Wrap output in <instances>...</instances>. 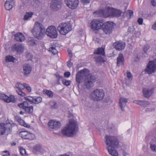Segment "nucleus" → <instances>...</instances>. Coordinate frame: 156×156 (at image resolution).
<instances>
[{"label": "nucleus", "instance_id": "393cba45", "mask_svg": "<svg viewBox=\"0 0 156 156\" xmlns=\"http://www.w3.org/2000/svg\"><path fill=\"white\" fill-rule=\"evenodd\" d=\"M124 59L123 54L120 53L117 59V65L119 66L120 65H124Z\"/></svg>", "mask_w": 156, "mask_h": 156}, {"label": "nucleus", "instance_id": "f704fd0d", "mask_svg": "<svg viewBox=\"0 0 156 156\" xmlns=\"http://www.w3.org/2000/svg\"><path fill=\"white\" fill-rule=\"evenodd\" d=\"M27 136L25 139H26L32 140L35 138V135L33 133H30L29 132H28Z\"/></svg>", "mask_w": 156, "mask_h": 156}, {"label": "nucleus", "instance_id": "c9c22d12", "mask_svg": "<svg viewBox=\"0 0 156 156\" xmlns=\"http://www.w3.org/2000/svg\"><path fill=\"white\" fill-rule=\"evenodd\" d=\"M28 132L26 131H22L20 132L19 135L22 138L25 139L27 136V134Z\"/></svg>", "mask_w": 156, "mask_h": 156}, {"label": "nucleus", "instance_id": "3c124183", "mask_svg": "<svg viewBox=\"0 0 156 156\" xmlns=\"http://www.w3.org/2000/svg\"><path fill=\"white\" fill-rule=\"evenodd\" d=\"M133 11L131 10H129L128 11V12L127 13V16H129V17L130 18L132 16H133Z\"/></svg>", "mask_w": 156, "mask_h": 156}, {"label": "nucleus", "instance_id": "a211bd4d", "mask_svg": "<svg viewBox=\"0 0 156 156\" xmlns=\"http://www.w3.org/2000/svg\"><path fill=\"white\" fill-rule=\"evenodd\" d=\"M11 48L13 51H16L17 53L20 54L23 52L24 49L23 45L19 43L14 44L12 46Z\"/></svg>", "mask_w": 156, "mask_h": 156}, {"label": "nucleus", "instance_id": "7ed1b4c3", "mask_svg": "<svg viewBox=\"0 0 156 156\" xmlns=\"http://www.w3.org/2000/svg\"><path fill=\"white\" fill-rule=\"evenodd\" d=\"M57 29L61 34L66 35L72 30V27L69 23H62L59 25Z\"/></svg>", "mask_w": 156, "mask_h": 156}, {"label": "nucleus", "instance_id": "6e6d98bb", "mask_svg": "<svg viewBox=\"0 0 156 156\" xmlns=\"http://www.w3.org/2000/svg\"><path fill=\"white\" fill-rule=\"evenodd\" d=\"M64 76L65 77L68 78L70 75V73L69 72H66L64 73Z\"/></svg>", "mask_w": 156, "mask_h": 156}, {"label": "nucleus", "instance_id": "052dcab7", "mask_svg": "<svg viewBox=\"0 0 156 156\" xmlns=\"http://www.w3.org/2000/svg\"><path fill=\"white\" fill-rule=\"evenodd\" d=\"M81 2L83 4H87L89 3L90 0H81Z\"/></svg>", "mask_w": 156, "mask_h": 156}, {"label": "nucleus", "instance_id": "cd10ccee", "mask_svg": "<svg viewBox=\"0 0 156 156\" xmlns=\"http://www.w3.org/2000/svg\"><path fill=\"white\" fill-rule=\"evenodd\" d=\"M117 147H108V149L109 153L113 156H117L118 153L117 151L115 149Z\"/></svg>", "mask_w": 156, "mask_h": 156}, {"label": "nucleus", "instance_id": "6ab92c4d", "mask_svg": "<svg viewBox=\"0 0 156 156\" xmlns=\"http://www.w3.org/2000/svg\"><path fill=\"white\" fill-rule=\"evenodd\" d=\"M23 75L28 76L31 73L32 67L30 65L26 64L23 65Z\"/></svg>", "mask_w": 156, "mask_h": 156}, {"label": "nucleus", "instance_id": "a878e982", "mask_svg": "<svg viewBox=\"0 0 156 156\" xmlns=\"http://www.w3.org/2000/svg\"><path fill=\"white\" fill-rule=\"evenodd\" d=\"M133 103L139 105L141 106L145 107L149 105V102L147 101L141 100H134L133 101Z\"/></svg>", "mask_w": 156, "mask_h": 156}, {"label": "nucleus", "instance_id": "6e6552de", "mask_svg": "<svg viewBox=\"0 0 156 156\" xmlns=\"http://www.w3.org/2000/svg\"><path fill=\"white\" fill-rule=\"evenodd\" d=\"M103 21L102 20L94 19L91 23V27L94 30H98L101 29Z\"/></svg>", "mask_w": 156, "mask_h": 156}, {"label": "nucleus", "instance_id": "0eeeda50", "mask_svg": "<svg viewBox=\"0 0 156 156\" xmlns=\"http://www.w3.org/2000/svg\"><path fill=\"white\" fill-rule=\"evenodd\" d=\"M96 79V78L94 76L89 75L88 74L84 81V86L87 88L92 87L93 83L95 82Z\"/></svg>", "mask_w": 156, "mask_h": 156}, {"label": "nucleus", "instance_id": "c756f323", "mask_svg": "<svg viewBox=\"0 0 156 156\" xmlns=\"http://www.w3.org/2000/svg\"><path fill=\"white\" fill-rule=\"evenodd\" d=\"M55 45L53 43H51L49 51L51 52L53 54L55 55L58 53V51L55 48Z\"/></svg>", "mask_w": 156, "mask_h": 156}, {"label": "nucleus", "instance_id": "e433bc0d", "mask_svg": "<svg viewBox=\"0 0 156 156\" xmlns=\"http://www.w3.org/2000/svg\"><path fill=\"white\" fill-rule=\"evenodd\" d=\"M27 43L28 45L34 46L36 44V41L34 39H31L28 41Z\"/></svg>", "mask_w": 156, "mask_h": 156}, {"label": "nucleus", "instance_id": "a19ab883", "mask_svg": "<svg viewBox=\"0 0 156 156\" xmlns=\"http://www.w3.org/2000/svg\"><path fill=\"white\" fill-rule=\"evenodd\" d=\"M95 60L97 63L100 62H104V58L101 56H98L95 58Z\"/></svg>", "mask_w": 156, "mask_h": 156}, {"label": "nucleus", "instance_id": "49530a36", "mask_svg": "<svg viewBox=\"0 0 156 156\" xmlns=\"http://www.w3.org/2000/svg\"><path fill=\"white\" fill-rule=\"evenodd\" d=\"M62 82L63 85L68 86L70 85L71 82L69 80L64 79L62 80Z\"/></svg>", "mask_w": 156, "mask_h": 156}, {"label": "nucleus", "instance_id": "39448f33", "mask_svg": "<svg viewBox=\"0 0 156 156\" xmlns=\"http://www.w3.org/2000/svg\"><path fill=\"white\" fill-rule=\"evenodd\" d=\"M105 142L108 147H118L119 142L117 138L115 136L106 135L105 137Z\"/></svg>", "mask_w": 156, "mask_h": 156}, {"label": "nucleus", "instance_id": "a18cd8bd", "mask_svg": "<svg viewBox=\"0 0 156 156\" xmlns=\"http://www.w3.org/2000/svg\"><path fill=\"white\" fill-rule=\"evenodd\" d=\"M24 89L25 88L27 90L28 92H30L31 91V88L28 84L26 83H24Z\"/></svg>", "mask_w": 156, "mask_h": 156}, {"label": "nucleus", "instance_id": "de8ad7c7", "mask_svg": "<svg viewBox=\"0 0 156 156\" xmlns=\"http://www.w3.org/2000/svg\"><path fill=\"white\" fill-rule=\"evenodd\" d=\"M126 76L129 80H132L133 78V76L130 72H127L126 73Z\"/></svg>", "mask_w": 156, "mask_h": 156}, {"label": "nucleus", "instance_id": "bb28decb", "mask_svg": "<svg viewBox=\"0 0 156 156\" xmlns=\"http://www.w3.org/2000/svg\"><path fill=\"white\" fill-rule=\"evenodd\" d=\"M15 39L16 41L22 42L25 39V37L23 34L18 32L14 35Z\"/></svg>", "mask_w": 156, "mask_h": 156}, {"label": "nucleus", "instance_id": "603ef678", "mask_svg": "<svg viewBox=\"0 0 156 156\" xmlns=\"http://www.w3.org/2000/svg\"><path fill=\"white\" fill-rule=\"evenodd\" d=\"M71 60V59L70 58L69 60L67 62L68 64L67 65L68 67L69 68H71L73 65V63L70 62Z\"/></svg>", "mask_w": 156, "mask_h": 156}, {"label": "nucleus", "instance_id": "72a5a7b5", "mask_svg": "<svg viewBox=\"0 0 156 156\" xmlns=\"http://www.w3.org/2000/svg\"><path fill=\"white\" fill-rule=\"evenodd\" d=\"M24 83L23 84L18 82L16 83L15 85V87L16 89H18L20 90H22L24 89Z\"/></svg>", "mask_w": 156, "mask_h": 156}, {"label": "nucleus", "instance_id": "0e129e2a", "mask_svg": "<svg viewBox=\"0 0 156 156\" xmlns=\"http://www.w3.org/2000/svg\"><path fill=\"white\" fill-rule=\"evenodd\" d=\"M33 2L37 4H39L40 3V0H33Z\"/></svg>", "mask_w": 156, "mask_h": 156}, {"label": "nucleus", "instance_id": "4468645a", "mask_svg": "<svg viewBox=\"0 0 156 156\" xmlns=\"http://www.w3.org/2000/svg\"><path fill=\"white\" fill-rule=\"evenodd\" d=\"M61 125V124L59 121H57L55 120H50L48 124V127L50 128L55 130L60 129Z\"/></svg>", "mask_w": 156, "mask_h": 156}, {"label": "nucleus", "instance_id": "dca6fc26", "mask_svg": "<svg viewBox=\"0 0 156 156\" xmlns=\"http://www.w3.org/2000/svg\"><path fill=\"white\" fill-rule=\"evenodd\" d=\"M24 98L27 101L30 102L31 103L35 104H38L41 103L42 100V98L40 97L36 98L34 97L28 96L25 97Z\"/></svg>", "mask_w": 156, "mask_h": 156}, {"label": "nucleus", "instance_id": "338daca9", "mask_svg": "<svg viewBox=\"0 0 156 156\" xmlns=\"http://www.w3.org/2000/svg\"><path fill=\"white\" fill-rule=\"evenodd\" d=\"M24 155L26 156H27L28 155V154L27 153L26 151L25 150V152H24Z\"/></svg>", "mask_w": 156, "mask_h": 156}, {"label": "nucleus", "instance_id": "5fc2aeb1", "mask_svg": "<svg viewBox=\"0 0 156 156\" xmlns=\"http://www.w3.org/2000/svg\"><path fill=\"white\" fill-rule=\"evenodd\" d=\"M19 150L20 154L22 155H24V152H25V149L22 147H21L20 149Z\"/></svg>", "mask_w": 156, "mask_h": 156}, {"label": "nucleus", "instance_id": "9b49d317", "mask_svg": "<svg viewBox=\"0 0 156 156\" xmlns=\"http://www.w3.org/2000/svg\"><path fill=\"white\" fill-rule=\"evenodd\" d=\"M156 70V63L154 61H150L147 64L145 72L148 74L154 73Z\"/></svg>", "mask_w": 156, "mask_h": 156}, {"label": "nucleus", "instance_id": "c85d7f7f", "mask_svg": "<svg viewBox=\"0 0 156 156\" xmlns=\"http://www.w3.org/2000/svg\"><path fill=\"white\" fill-rule=\"evenodd\" d=\"M42 150L41 146L38 145H36L33 148V152L36 154L41 153Z\"/></svg>", "mask_w": 156, "mask_h": 156}, {"label": "nucleus", "instance_id": "f8f14e48", "mask_svg": "<svg viewBox=\"0 0 156 156\" xmlns=\"http://www.w3.org/2000/svg\"><path fill=\"white\" fill-rule=\"evenodd\" d=\"M108 14L107 17H119L121 16L122 12L121 11L117 9H115L113 8L108 7L107 8Z\"/></svg>", "mask_w": 156, "mask_h": 156}, {"label": "nucleus", "instance_id": "c03bdc74", "mask_svg": "<svg viewBox=\"0 0 156 156\" xmlns=\"http://www.w3.org/2000/svg\"><path fill=\"white\" fill-rule=\"evenodd\" d=\"M46 90L45 94L50 98L52 97L53 96V92L49 90H44V92Z\"/></svg>", "mask_w": 156, "mask_h": 156}, {"label": "nucleus", "instance_id": "2f4dec72", "mask_svg": "<svg viewBox=\"0 0 156 156\" xmlns=\"http://www.w3.org/2000/svg\"><path fill=\"white\" fill-rule=\"evenodd\" d=\"M99 13V16H104L107 17L106 16L108 14V11L107 10H104L101 9L95 12L94 13Z\"/></svg>", "mask_w": 156, "mask_h": 156}, {"label": "nucleus", "instance_id": "1a4fd4ad", "mask_svg": "<svg viewBox=\"0 0 156 156\" xmlns=\"http://www.w3.org/2000/svg\"><path fill=\"white\" fill-rule=\"evenodd\" d=\"M89 70L86 69L79 71L76 75V81L78 83H80L83 79L84 76H86L89 73Z\"/></svg>", "mask_w": 156, "mask_h": 156}, {"label": "nucleus", "instance_id": "7c9ffc66", "mask_svg": "<svg viewBox=\"0 0 156 156\" xmlns=\"http://www.w3.org/2000/svg\"><path fill=\"white\" fill-rule=\"evenodd\" d=\"M94 53L97 55L101 54L103 56H105V53L104 49L102 48H98L97 50L95 51Z\"/></svg>", "mask_w": 156, "mask_h": 156}, {"label": "nucleus", "instance_id": "f03ea898", "mask_svg": "<svg viewBox=\"0 0 156 156\" xmlns=\"http://www.w3.org/2000/svg\"><path fill=\"white\" fill-rule=\"evenodd\" d=\"M78 130V127L75 122H70L62 130V133L63 135L73 137L76 134Z\"/></svg>", "mask_w": 156, "mask_h": 156}, {"label": "nucleus", "instance_id": "13d9d810", "mask_svg": "<svg viewBox=\"0 0 156 156\" xmlns=\"http://www.w3.org/2000/svg\"><path fill=\"white\" fill-rule=\"evenodd\" d=\"M137 22L140 25L142 24L143 22V19L142 18H138V19L137 20Z\"/></svg>", "mask_w": 156, "mask_h": 156}, {"label": "nucleus", "instance_id": "aec40b11", "mask_svg": "<svg viewBox=\"0 0 156 156\" xmlns=\"http://www.w3.org/2000/svg\"><path fill=\"white\" fill-rule=\"evenodd\" d=\"M128 99L124 98H120L119 100V105L121 111L124 112L125 111V108L126 107V103L128 102Z\"/></svg>", "mask_w": 156, "mask_h": 156}, {"label": "nucleus", "instance_id": "4c0bfd02", "mask_svg": "<svg viewBox=\"0 0 156 156\" xmlns=\"http://www.w3.org/2000/svg\"><path fill=\"white\" fill-rule=\"evenodd\" d=\"M18 121L19 122L21 125L23 126L29 128L30 127V126L29 125L27 124L23 121V120L20 118L18 119Z\"/></svg>", "mask_w": 156, "mask_h": 156}, {"label": "nucleus", "instance_id": "864d4df0", "mask_svg": "<svg viewBox=\"0 0 156 156\" xmlns=\"http://www.w3.org/2000/svg\"><path fill=\"white\" fill-rule=\"evenodd\" d=\"M26 56L27 58H28L27 60H29L30 59H31L33 57V56L32 55V54L30 53H27L26 54Z\"/></svg>", "mask_w": 156, "mask_h": 156}, {"label": "nucleus", "instance_id": "bf43d9fd", "mask_svg": "<svg viewBox=\"0 0 156 156\" xmlns=\"http://www.w3.org/2000/svg\"><path fill=\"white\" fill-rule=\"evenodd\" d=\"M151 3L152 6H156V0H151Z\"/></svg>", "mask_w": 156, "mask_h": 156}, {"label": "nucleus", "instance_id": "f3484780", "mask_svg": "<svg viewBox=\"0 0 156 156\" xmlns=\"http://www.w3.org/2000/svg\"><path fill=\"white\" fill-rule=\"evenodd\" d=\"M0 99L7 103L14 102L15 101L14 97L13 95H11L9 97H8L4 94H0Z\"/></svg>", "mask_w": 156, "mask_h": 156}, {"label": "nucleus", "instance_id": "09e8293b", "mask_svg": "<svg viewBox=\"0 0 156 156\" xmlns=\"http://www.w3.org/2000/svg\"><path fill=\"white\" fill-rule=\"evenodd\" d=\"M2 156H10V154L8 151H5L2 152Z\"/></svg>", "mask_w": 156, "mask_h": 156}, {"label": "nucleus", "instance_id": "774afa93", "mask_svg": "<svg viewBox=\"0 0 156 156\" xmlns=\"http://www.w3.org/2000/svg\"><path fill=\"white\" fill-rule=\"evenodd\" d=\"M24 155L26 156H27L28 155V154L27 153L26 151L25 150V152H24Z\"/></svg>", "mask_w": 156, "mask_h": 156}, {"label": "nucleus", "instance_id": "69168bd1", "mask_svg": "<svg viewBox=\"0 0 156 156\" xmlns=\"http://www.w3.org/2000/svg\"><path fill=\"white\" fill-rule=\"evenodd\" d=\"M93 14L94 15V16H96V17H98L100 16H99V13H94V12L93 13Z\"/></svg>", "mask_w": 156, "mask_h": 156}, {"label": "nucleus", "instance_id": "4be33fe9", "mask_svg": "<svg viewBox=\"0 0 156 156\" xmlns=\"http://www.w3.org/2000/svg\"><path fill=\"white\" fill-rule=\"evenodd\" d=\"M113 46L116 49L119 51L124 49L125 46L124 42L121 41H118L113 44Z\"/></svg>", "mask_w": 156, "mask_h": 156}, {"label": "nucleus", "instance_id": "79ce46f5", "mask_svg": "<svg viewBox=\"0 0 156 156\" xmlns=\"http://www.w3.org/2000/svg\"><path fill=\"white\" fill-rule=\"evenodd\" d=\"M16 90L17 93L20 96L24 97L26 96V94L22 91V90L16 89Z\"/></svg>", "mask_w": 156, "mask_h": 156}, {"label": "nucleus", "instance_id": "58836bf2", "mask_svg": "<svg viewBox=\"0 0 156 156\" xmlns=\"http://www.w3.org/2000/svg\"><path fill=\"white\" fill-rule=\"evenodd\" d=\"M15 59L14 57L11 55H7L5 57V61L6 62H13Z\"/></svg>", "mask_w": 156, "mask_h": 156}, {"label": "nucleus", "instance_id": "ea45409f", "mask_svg": "<svg viewBox=\"0 0 156 156\" xmlns=\"http://www.w3.org/2000/svg\"><path fill=\"white\" fill-rule=\"evenodd\" d=\"M50 105L51 108L52 109H56L58 107L57 103L55 101H53L52 102Z\"/></svg>", "mask_w": 156, "mask_h": 156}, {"label": "nucleus", "instance_id": "e2e57ef3", "mask_svg": "<svg viewBox=\"0 0 156 156\" xmlns=\"http://www.w3.org/2000/svg\"><path fill=\"white\" fill-rule=\"evenodd\" d=\"M68 54L70 58H72L73 57V55L72 52L71 51H68Z\"/></svg>", "mask_w": 156, "mask_h": 156}, {"label": "nucleus", "instance_id": "f257e3e1", "mask_svg": "<svg viewBox=\"0 0 156 156\" xmlns=\"http://www.w3.org/2000/svg\"><path fill=\"white\" fill-rule=\"evenodd\" d=\"M45 30L44 26L37 21L35 22L31 31L34 37L38 39L43 38L45 33L48 36L52 38H55L57 37V32L55 26H49L47 29L46 32Z\"/></svg>", "mask_w": 156, "mask_h": 156}, {"label": "nucleus", "instance_id": "8fccbe9b", "mask_svg": "<svg viewBox=\"0 0 156 156\" xmlns=\"http://www.w3.org/2000/svg\"><path fill=\"white\" fill-rule=\"evenodd\" d=\"M55 76L57 80V82L59 84L60 79L62 78V77L58 74H56L55 75Z\"/></svg>", "mask_w": 156, "mask_h": 156}, {"label": "nucleus", "instance_id": "ddd939ff", "mask_svg": "<svg viewBox=\"0 0 156 156\" xmlns=\"http://www.w3.org/2000/svg\"><path fill=\"white\" fill-rule=\"evenodd\" d=\"M62 2V0H51L50 3L51 9L55 11L58 10L61 8Z\"/></svg>", "mask_w": 156, "mask_h": 156}, {"label": "nucleus", "instance_id": "5701e85b", "mask_svg": "<svg viewBox=\"0 0 156 156\" xmlns=\"http://www.w3.org/2000/svg\"><path fill=\"white\" fill-rule=\"evenodd\" d=\"M154 92V89L153 88L150 89L144 88L143 90V93L144 97L149 98L151 96Z\"/></svg>", "mask_w": 156, "mask_h": 156}, {"label": "nucleus", "instance_id": "20e7f679", "mask_svg": "<svg viewBox=\"0 0 156 156\" xmlns=\"http://www.w3.org/2000/svg\"><path fill=\"white\" fill-rule=\"evenodd\" d=\"M104 90L101 89H97L94 90L90 94V97L95 101L101 100L104 96Z\"/></svg>", "mask_w": 156, "mask_h": 156}, {"label": "nucleus", "instance_id": "680f3d73", "mask_svg": "<svg viewBox=\"0 0 156 156\" xmlns=\"http://www.w3.org/2000/svg\"><path fill=\"white\" fill-rule=\"evenodd\" d=\"M152 28L153 30H156V22L152 25Z\"/></svg>", "mask_w": 156, "mask_h": 156}, {"label": "nucleus", "instance_id": "37998d69", "mask_svg": "<svg viewBox=\"0 0 156 156\" xmlns=\"http://www.w3.org/2000/svg\"><path fill=\"white\" fill-rule=\"evenodd\" d=\"M150 148L152 151L153 152H156V144H152L151 142L150 143Z\"/></svg>", "mask_w": 156, "mask_h": 156}, {"label": "nucleus", "instance_id": "9d476101", "mask_svg": "<svg viewBox=\"0 0 156 156\" xmlns=\"http://www.w3.org/2000/svg\"><path fill=\"white\" fill-rule=\"evenodd\" d=\"M18 106L22 108L27 113L32 114L33 112V107L32 106H28V104L27 101H23L18 105Z\"/></svg>", "mask_w": 156, "mask_h": 156}, {"label": "nucleus", "instance_id": "2eb2a0df", "mask_svg": "<svg viewBox=\"0 0 156 156\" xmlns=\"http://www.w3.org/2000/svg\"><path fill=\"white\" fill-rule=\"evenodd\" d=\"M67 6L72 9H75L77 7L79 4L78 0H65Z\"/></svg>", "mask_w": 156, "mask_h": 156}, {"label": "nucleus", "instance_id": "b1692460", "mask_svg": "<svg viewBox=\"0 0 156 156\" xmlns=\"http://www.w3.org/2000/svg\"><path fill=\"white\" fill-rule=\"evenodd\" d=\"M14 4V0H7L5 3V6L7 10H10Z\"/></svg>", "mask_w": 156, "mask_h": 156}, {"label": "nucleus", "instance_id": "4d7b16f0", "mask_svg": "<svg viewBox=\"0 0 156 156\" xmlns=\"http://www.w3.org/2000/svg\"><path fill=\"white\" fill-rule=\"evenodd\" d=\"M149 47L148 45H145L144 48V52L145 53H146L147 50L149 49Z\"/></svg>", "mask_w": 156, "mask_h": 156}, {"label": "nucleus", "instance_id": "473e14b6", "mask_svg": "<svg viewBox=\"0 0 156 156\" xmlns=\"http://www.w3.org/2000/svg\"><path fill=\"white\" fill-rule=\"evenodd\" d=\"M34 13L33 12H27L23 17V20H28L29 18H31Z\"/></svg>", "mask_w": 156, "mask_h": 156}, {"label": "nucleus", "instance_id": "412c9836", "mask_svg": "<svg viewBox=\"0 0 156 156\" xmlns=\"http://www.w3.org/2000/svg\"><path fill=\"white\" fill-rule=\"evenodd\" d=\"M7 126L9 127V129H10V127L11 126V124L10 123L5 124L4 123L0 122V135L5 134L7 129Z\"/></svg>", "mask_w": 156, "mask_h": 156}, {"label": "nucleus", "instance_id": "423d86ee", "mask_svg": "<svg viewBox=\"0 0 156 156\" xmlns=\"http://www.w3.org/2000/svg\"><path fill=\"white\" fill-rule=\"evenodd\" d=\"M115 24L112 22L108 21L103 23L101 28L103 32L107 35L111 34Z\"/></svg>", "mask_w": 156, "mask_h": 156}]
</instances>
